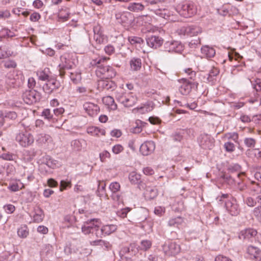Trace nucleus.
Instances as JSON below:
<instances>
[{
  "label": "nucleus",
  "mask_w": 261,
  "mask_h": 261,
  "mask_svg": "<svg viewBox=\"0 0 261 261\" xmlns=\"http://www.w3.org/2000/svg\"><path fill=\"white\" fill-rule=\"evenodd\" d=\"M116 99L126 108L133 107L138 100L136 95L130 92H118L116 94Z\"/></svg>",
  "instance_id": "nucleus-1"
},
{
  "label": "nucleus",
  "mask_w": 261,
  "mask_h": 261,
  "mask_svg": "<svg viewBox=\"0 0 261 261\" xmlns=\"http://www.w3.org/2000/svg\"><path fill=\"white\" fill-rule=\"evenodd\" d=\"M185 71L190 75V79L193 80V81H190L186 79H182L179 80V83L182 84L179 88V90L183 95L188 94L191 91L192 87L194 85V78L196 75V72L192 71L191 68L186 69Z\"/></svg>",
  "instance_id": "nucleus-2"
},
{
  "label": "nucleus",
  "mask_w": 261,
  "mask_h": 261,
  "mask_svg": "<svg viewBox=\"0 0 261 261\" xmlns=\"http://www.w3.org/2000/svg\"><path fill=\"white\" fill-rule=\"evenodd\" d=\"M15 140L20 145L26 147L31 145L34 143V138L31 133L26 130H21L16 133Z\"/></svg>",
  "instance_id": "nucleus-3"
},
{
  "label": "nucleus",
  "mask_w": 261,
  "mask_h": 261,
  "mask_svg": "<svg viewBox=\"0 0 261 261\" xmlns=\"http://www.w3.org/2000/svg\"><path fill=\"white\" fill-rule=\"evenodd\" d=\"M163 250L167 256H174L180 251V246L175 242L168 241L163 245Z\"/></svg>",
  "instance_id": "nucleus-4"
},
{
  "label": "nucleus",
  "mask_w": 261,
  "mask_h": 261,
  "mask_svg": "<svg viewBox=\"0 0 261 261\" xmlns=\"http://www.w3.org/2000/svg\"><path fill=\"white\" fill-rule=\"evenodd\" d=\"M72 65L69 59V55L65 54L62 55L60 57V63L59 65L60 75L63 77L65 74V70H68L71 69Z\"/></svg>",
  "instance_id": "nucleus-5"
},
{
  "label": "nucleus",
  "mask_w": 261,
  "mask_h": 261,
  "mask_svg": "<svg viewBox=\"0 0 261 261\" xmlns=\"http://www.w3.org/2000/svg\"><path fill=\"white\" fill-rule=\"evenodd\" d=\"M109 189L112 192L111 197L113 200L118 202L122 200L121 195L119 193L120 185L118 182H112L109 186Z\"/></svg>",
  "instance_id": "nucleus-6"
},
{
  "label": "nucleus",
  "mask_w": 261,
  "mask_h": 261,
  "mask_svg": "<svg viewBox=\"0 0 261 261\" xmlns=\"http://www.w3.org/2000/svg\"><path fill=\"white\" fill-rule=\"evenodd\" d=\"M117 229L115 225H106L103 226L100 229H97L95 235L98 238H101L103 235H110Z\"/></svg>",
  "instance_id": "nucleus-7"
},
{
  "label": "nucleus",
  "mask_w": 261,
  "mask_h": 261,
  "mask_svg": "<svg viewBox=\"0 0 261 261\" xmlns=\"http://www.w3.org/2000/svg\"><path fill=\"white\" fill-rule=\"evenodd\" d=\"M83 108L85 112L90 116L96 115L99 111V107L95 103L86 102L83 104Z\"/></svg>",
  "instance_id": "nucleus-8"
},
{
  "label": "nucleus",
  "mask_w": 261,
  "mask_h": 261,
  "mask_svg": "<svg viewBox=\"0 0 261 261\" xmlns=\"http://www.w3.org/2000/svg\"><path fill=\"white\" fill-rule=\"evenodd\" d=\"M37 92L35 91L30 90L26 91L23 95L24 101L29 105L33 104L37 101L38 98Z\"/></svg>",
  "instance_id": "nucleus-9"
},
{
  "label": "nucleus",
  "mask_w": 261,
  "mask_h": 261,
  "mask_svg": "<svg viewBox=\"0 0 261 261\" xmlns=\"http://www.w3.org/2000/svg\"><path fill=\"white\" fill-rule=\"evenodd\" d=\"M155 149V144L152 141H147L142 144L140 150L144 155H147L152 153Z\"/></svg>",
  "instance_id": "nucleus-10"
},
{
  "label": "nucleus",
  "mask_w": 261,
  "mask_h": 261,
  "mask_svg": "<svg viewBox=\"0 0 261 261\" xmlns=\"http://www.w3.org/2000/svg\"><path fill=\"white\" fill-rule=\"evenodd\" d=\"M98 88L99 89L112 91L116 88V85L111 80L108 79H101L98 81Z\"/></svg>",
  "instance_id": "nucleus-11"
},
{
  "label": "nucleus",
  "mask_w": 261,
  "mask_h": 261,
  "mask_svg": "<svg viewBox=\"0 0 261 261\" xmlns=\"http://www.w3.org/2000/svg\"><path fill=\"white\" fill-rule=\"evenodd\" d=\"M146 42L150 47L156 48L162 45L163 40L159 36H150L146 38Z\"/></svg>",
  "instance_id": "nucleus-12"
},
{
  "label": "nucleus",
  "mask_w": 261,
  "mask_h": 261,
  "mask_svg": "<svg viewBox=\"0 0 261 261\" xmlns=\"http://www.w3.org/2000/svg\"><path fill=\"white\" fill-rule=\"evenodd\" d=\"M59 86V83L54 80L50 79L47 80L46 84L43 86L44 91L48 93H51L53 91L58 88Z\"/></svg>",
  "instance_id": "nucleus-13"
},
{
  "label": "nucleus",
  "mask_w": 261,
  "mask_h": 261,
  "mask_svg": "<svg viewBox=\"0 0 261 261\" xmlns=\"http://www.w3.org/2000/svg\"><path fill=\"white\" fill-rule=\"evenodd\" d=\"M36 142L39 146H42L51 142V137L48 134L40 133L36 135Z\"/></svg>",
  "instance_id": "nucleus-14"
},
{
  "label": "nucleus",
  "mask_w": 261,
  "mask_h": 261,
  "mask_svg": "<svg viewBox=\"0 0 261 261\" xmlns=\"http://www.w3.org/2000/svg\"><path fill=\"white\" fill-rule=\"evenodd\" d=\"M257 234V231L253 228H247L242 230L239 236L241 239L250 240L255 237Z\"/></svg>",
  "instance_id": "nucleus-15"
},
{
  "label": "nucleus",
  "mask_w": 261,
  "mask_h": 261,
  "mask_svg": "<svg viewBox=\"0 0 261 261\" xmlns=\"http://www.w3.org/2000/svg\"><path fill=\"white\" fill-rule=\"evenodd\" d=\"M247 253L251 258L255 259L256 260H261V250L258 248L250 246L248 247Z\"/></svg>",
  "instance_id": "nucleus-16"
},
{
  "label": "nucleus",
  "mask_w": 261,
  "mask_h": 261,
  "mask_svg": "<svg viewBox=\"0 0 261 261\" xmlns=\"http://www.w3.org/2000/svg\"><path fill=\"white\" fill-rule=\"evenodd\" d=\"M226 209L232 216H236L239 213V209L237 204L230 200L225 202Z\"/></svg>",
  "instance_id": "nucleus-17"
},
{
  "label": "nucleus",
  "mask_w": 261,
  "mask_h": 261,
  "mask_svg": "<svg viewBox=\"0 0 261 261\" xmlns=\"http://www.w3.org/2000/svg\"><path fill=\"white\" fill-rule=\"evenodd\" d=\"M245 177V172H240L237 174V179L234 180V182L237 184L238 189L240 191H243L246 189V185L243 182Z\"/></svg>",
  "instance_id": "nucleus-18"
},
{
  "label": "nucleus",
  "mask_w": 261,
  "mask_h": 261,
  "mask_svg": "<svg viewBox=\"0 0 261 261\" xmlns=\"http://www.w3.org/2000/svg\"><path fill=\"white\" fill-rule=\"evenodd\" d=\"M87 132L91 136L98 137L100 136H105L106 134V131L103 129L96 126L88 127L87 128Z\"/></svg>",
  "instance_id": "nucleus-19"
},
{
  "label": "nucleus",
  "mask_w": 261,
  "mask_h": 261,
  "mask_svg": "<svg viewBox=\"0 0 261 261\" xmlns=\"http://www.w3.org/2000/svg\"><path fill=\"white\" fill-rule=\"evenodd\" d=\"M199 145L204 149H210L212 146L210 138L207 135H202L199 138Z\"/></svg>",
  "instance_id": "nucleus-20"
},
{
  "label": "nucleus",
  "mask_w": 261,
  "mask_h": 261,
  "mask_svg": "<svg viewBox=\"0 0 261 261\" xmlns=\"http://www.w3.org/2000/svg\"><path fill=\"white\" fill-rule=\"evenodd\" d=\"M158 190L154 187H147L144 193L146 199L148 200L153 199L158 196Z\"/></svg>",
  "instance_id": "nucleus-21"
},
{
  "label": "nucleus",
  "mask_w": 261,
  "mask_h": 261,
  "mask_svg": "<svg viewBox=\"0 0 261 261\" xmlns=\"http://www.w3.org/2000/svg\"><path fill=\"white\" fill-rule=\"evenodd\" d=\"M201 51L203 56L207 58L214 57L216 54L215 49L208 45L203 46L201 48Z\"/></svg>",
  "instance_id": "nucleus-22"
},
{
  "label": "nucleus",
  "mask_w": 261,
  "mask_h": 261,
  "mask_svg": "<svg viewBox=\"0 0 261 261\" xmlns=\"http://www.w3.org/2000/svg\"><path fill=\"white\" fill-rule=\"evenodd\" d=\"M153 105L152 102H147L143 106L137 108L134 110L140 114H145L151 111L153 109Z\"/></svg>",
  "instance_id": "nucleus-23"
},
{
  "label": "nucleus",
  "mask_w": 261,
  "mask_h": 261,
  "mask_svg": "<svg viewBox=\"0 0 261 261\" xmlns=\"http://www.w3.org/2000/svg\"><path fill=\"white\" fill-rule=\"evenodd\" d=\"M90 244L92 246H99L105 250H108L111 248V245L109 242L102 240L93 241L91 242Z\"/></svg>",
  "instance_id": "nucleus-24"
},
{
  "label": "nucleus",
  "mask_w": 261,
  "mask_h": 261,
  "mask_svg": "<svg viewBox=\"0 0 261 261\" xmlns=\"http://www.w3.org/2000/svg\"><path fill=\"white\" fill-rule=\"evenodd\" d=\"M103 103L108 106L112 110H115L117 108V105L115 103L114 98L110 96L104 97L102 98Z\"/></svg>",
  "instance_id": "nucleus-25"
},
{
  "label": "nucleus",
  "mask_w": 261,
  "mask_h": 261,
  "mask_svg": "<svg viewBox=\"0 0 261 261\" xmlns=\"http://www.w3.org/2000/svg\"><path fill=\"white\" fill-rule=\"evenodd\" d=\"M128 178L132 184H138L141 182V175L136 171H132L129 174Z\"/></svg>",
  "instance_id": "nucleus-26"
},
{
  "label": "nucleus",
  "mask_w": 261,
  "mask_h": 261,
  "mask_svg": "<svg viewBox=\"0 0 261 261\" xmlns=\"http://www.w3.org/2000/svg\"><path fill=\"white\" fill-rule=\"evenodd\" d=\"M106 184L103 181H98V185L97 190V195L99 197H102L103 195H106V197L108 199V196L106 193Z\"/></svg>",
  "instance_id": "nucleus-27"
},
{
  "label": "nucleus",
  "mask_w": 261,
  "mask_h": 261,
  "mask_svg": "<svg viewBox=\"0 0 261 261\" xmlns=\"http://www.w3.org/2000/svg\"><path fill=\"white\" fill-rule=\"evenodd\" d=\"M128 15L130 14L124 12H118L116 14L115 16L117 20L120 23H126L128 20Z\"/></svg>",
  "instance_id": "nucleus-28"
},
{
  "label": "nucleus",
  "mask_w": 261,
  "mask_h": 261,
  "mask_svg": "<svg viewBox=\"0 0 261 261\" xmlns=\"http://www.w3.org/2000/svg\"><path fill=\"white\" fill-rule=\"evenodd\" d=\"M50 73L49 69L45 68L43 70L38 71L37 72V75L39 80L44 81L49 80Z\"/></svg>",
  "instance_id": "nucleus-29"
},
{
  "label": "nucleus",
  "mask_w": 261,
  "mask_h": 261,
  "mask_svg": "<svg viewBox=\"0 0 261 261\" xmlns=\"http://www.w3.org/2000/svg\"><path fill=\"white\" fill-rule=\"evenodd\" d=\"M144 6L141 3H133L129 4L127 9L130 11L140 12L144 10Z\"/></svg>",
  "instance_id": "nucleus-30"
},
{
  "label": "nucleus",
  "mask_w": 261,
  "mask_h": 261,
  "mask_svg": "<svg viewBox=\"0 0 261 261\" xmlns=\"http://www.w3.org/2000/svg\"><path fill=\"white\" fill-rule=\"evenodd\" d=\"M129 64L133 70L137 71L141 67V60L139 58H134L130 60Z\"/></svg>",
  "instance_id": "nucleus-31"
},
{
  "label": "nucleus",
  "mask_w": 261,
  "mask_h": 261,
  "mask_svg": "<svg viewBox=\"0 0 261 261\" xmlns=\"http://www.w3.org/2000/svg\"><path fill=\"white\" fill-rule=\"evenodd\" d=\"M109 66H103L102 65H98L95 72L97 76L100 77L101 79H104L106 73L107 72V68H108Z\"/></svg>",
  "instance_id": "nucleus-32"
},
{
  "label": "nucleus",
  "mask_w": 261,
  "mask_h": 261,
  "mask_svg": "<svg viewBox=\"0 0 261 261\" xmlns=\"http://www.w3.org/2000/svg\"><path fill=\"white\" fill-rule=\"evenodd\" d=\"M87 225H89L91 227L92 230H94L95 232H97V230L99 229L100 222L99 219H92L89 220L85 222Z\"/></svg>",
  "instance_id": "nucleus-33"
},
{
  "label": "nucleus",
  "mask_w": 261,
  "mask_h": 261,
  "mask_svg": "<svg viewBox=\"0 0 261 261\" xmlns=\"http://www.w3.org/2000/svg\"><path fill=\"white\" fill-rule=\"evenodd\" d=\"M222 140L223 141H229L230 140H232L236 143H238V140L239 139V135L237 133H229L225 134L222 137Z\"/></svg>",
  "instance_id": "nucleus-34"
},
{
  "label": "nucleus",
  "mask_w": 261,
  "mask_h": 261,
  "mask_svg": "<svg viewBox=\"0 0 261 261\" xmlns=\"http://www.w3.org/2000/svg\"><path fill=\"white\" fill-rule=\"evenodd\" d=\"M18 236L22 238H27L29 234V229L26 225L21 226L17 230Z\"/></svg>",
  "instance_id": "nucleus-35"
},
{
  "label": "nucleus",
  "mask_w": 261,
  "mask_h": 261,
  "mask_svg": "<svg viewBox=\"0 0 261 261\" xmlns=\"http://www.w3.org/2000/svg\"><path fill=\"white\" fill-rule=\"evenodd\" d=\"M41 116L43 117L44 119L53 122H55L56 120L53 117V114L48 109H44L42 112Z\"/></svg>",
  "instance_id": "nucleus-36"
},
{
  "label": "nucleus",
  "mask_w": 261,
  "mask_h": 261,
  "mask_svg": "<svg viewBox=\"0 0 261 261\" xmlns=\"http://www.w3.org/2000/svg\"><path fill=\"white\" fill-rule=\"evenodd\" d=\"M251 82L253 86V88L258 92V95L261 96V79L256 78L255 80L251 81Z\"/></svg>",
  "instance_id": "nucleus-37"
},
{
  "label": "nucleus",
  "mask_w": 261,
  "mask_h": 261,
  "mask_svg": "<svg viewBox=\"0 0 261 261\" xmlns=\"http://www.w3.org/2000/svg\"><path fill=\"white\" fill-rule=\"evenodd\" d=\"M152 243L150 241L147 240H142L140 245L139 246L140 249L143 251H146L148 250L151 246Z\"/></svg>",
  "instance_id": "nucleus-38"
},
{
  "label": "nucleus",
  "mask_w": 261,
  "mask_h": 261,
  "mask_svg": "<svg viewBox=\"0 0 261 261\" xmlns=\"http://www.w3.org/2000/svg\"><path fill=\"white\" fill-rule=\"evenodd\" d=\"M183 222V219L181 217H177L170 219L168 222V225L170 226H177Z\"/></svg>",
  "instance_id": "nucleus-39"
},
{
  "label": "nucleus",
  "mask_w": 261,
  "mask_h": 261,
  "mask_svg": "<svg viewBox=\"0 0 261 261\" xmlns=\"http://www.w3.org/2000/svg\"><path fill=\"white\" fill-rule=\"evenodd\" d=\"M44 218L43 212L41 210H39L35 213L33 217V220L35 222L39 223L42 221Z\"/></svg>",
  "instance_id": "nucleus-40"
},
{
  "label": "nucleus",
  "mask_w": 261,
  "mask_h": 261,
  "mask_svg": "<svg viewBox=\"0 0 261 261\" xmlns=\"http://www.w3.org/2000/svg\"><path fill=\"white\" fill-rule=\"evenodd\" d=\"M247 153L249 157L254 155L257 159H261V151H259L258 149H248L247 151Z\"/></svg>",
  "instance_id": "nucleus-41"
},
{
  "label": "nucleus",
  "mask_w": 261,
  "mask_h": 261,
  "mask_svg": "<svg viewBox=\"0 0 261 261\" xmlns=\"http://www.w3.org/2000/svg\"><path fill=\"white\" fill-rule=\"evenodd\" d=\"M13 52L7 48L0 47V59L6 58L11 56L12 55Z\"/></svg>",
  "instance_id": "nucleus-42"
},
{
  "label": "nucleus",
  "mask_w": 261,
  "mask_h": 261,
  "mask_svg": "<svg viewBox=\"0 0 261 261\" xmlns=\"http://www.w3.org/2000/svg\"><path fill=\"white\" fill-rule=\"evenodd\" d=\"M59 17L64 20H66L69 16V9L67 8L62 9L59 12Z\"/></svg>",
  "instance_id": "nucleus-43"
},
{
  "label": "nucleus",
  "mask_w": 261,
  "mask_h": 261,
  "mask_svg": "<svg viewBox=\"0 0 261 261\" xmlns=\"http://www.w3.org/2000/svg\"><path fill=\"white\" fill-rule=\"evenodd\" d=\"M251 183L252 186L251 188V190L253 194H261V184L255 183V181H252Z\"/></svg>",
  "instance_id": "nucleus-44"
},
{
  "label": "nucleus",
  "mask_w": 261,
  "mask_h": 261,
  "mask_svg": "<svg viewBox=\"0 0 261 261\" xmlns=\"http://www.w3.org/2000/svg\"><path fill=\"white\" fill-rule=\"evenodd\" d=\"M107 72L106 73V74L104 79L110 80L116 75V71L113 67L109 66V67L108 68H107Z\"/></svg>",
  "instance_id": "nucleus-45"
},
{
  "label": "nucleus",
  "mask_w": 261,
  "mask_h": 261,
  "mask_svg": "<svg viewBox=\"0 0 261 261\" xmlns=\"http://www.w3.org/2000/svg\"><path fill=\"white\" fill-rule=\"evenodd\" d=\"M167 10L165 9H158L154 10V12L156 15L164 18H165L166 17L168 16V15L167 14Z\"/></svg>",
  "instance_id": "nucleus-46"
},
{
  "label": "nucleus",
  "mask_w": 261,
  "mask_h": 261,
  "mask_svg": "<svg viewBox=\"0 0 261 261\" xmlns=\"http://www.w3.org/2000/svg\"><path fill=\"white\" fill-rule=\"evenodd\" d=\"M224 147L225 150L229 152H233L235 149V146L233 143L230 141L226 142L224 144Z\"/></svg>",
  "instance_id": "nucleus-47"
},
{
  "label": "nucleus",
  "mask_w": 261,
  "mask_h": 261,
  "mask_svg": "<svg viewBox=\"0 0 261 261\" xmlns=\"http://www.w3.org/2000/svg\"><path fill=\"white\" fill-rule=\"evenodd\" d=\"M244 143L248 147H254L256 144V141L251 138H246L244 139Z\"/></svg>",
  "instance_id": "nucleus-48"
},
{
  "label": "nucleus",
  "mask_w": 261,
  "mask_h": 261,
  "mask_svg": "<svg viewBox=\"0 0 261 261\" xmlns=\"http://www.w3.org/2000/svg\"><path fill=\"white\" fill-rule=\"evenodd\" d=\"M0 158L5 160L13 161L15 160L16 156L10 153H4L1 155Z\"/></svg>",
  "instance_id": "nucleus-49"
},
{
  "label": "nucleus",
  "mask_w": 261,
  "mask_h": 261,
  "mask_svg": "<svg viewBox=\"0 0 261 261\" xmlns=\"http://www.w3.org/2000/svg\"><path fill=\"white\" fill-rule=\"evenodd\" d=\"M4 66L6 68H14L17 64L14 60H9L4 62Z\"/></svg>",
  "instance_id": "nucleus-50"
},
{
  "label": "nucleus",
  "mask_w": 261,
  "mask_h": 261,
  "mask_svg": "<svg viewBox=\"0 0 261 261\" xmlns=\"http://www.w3.org/2000/svg\"><path fill=\"white\" fill-rule=\"evenodd\" d=\"M82 231L85 234H88L90 233H93L95 232L94 230H92L91 227L89 225H87L85 222L84 223V224L82 227Z\"/></svg>",
  "instance_id": "nucleus-51"
},
{
  "label": "nucleus",
  "mask_w": 261,
  "mask_h": 261,
  "mask_svg": "<svg viewBox=\"0 0 261 261\" xmlns=\"http://www.w3.org/2000/svg\"><path fill=\"white\" fill-rule=\"evenodd\" d=\"M171 48L172 51L175 52H178L182 49V45L179 44L177 42H174L171 43Z\"/></svg>",
  "instance_id": "nucleus-52"
},
{
  "label": "nucleus",
  "mask_w": 261,
  "mask_h": 261,
  "mask_svg": "<svg viewBox=\"0 0 261 261\" xmlns=\"http://www.w3.org/2000/svg\"><path fill=\"white\" fill-rule=\"evenodd\" d=\"M254 216L261 222V205L256 207L253 211Z\"/></svg>",
  "instance_id": "nucleus-53"
},
{
  "label": "nucleus",
  "mask_w": 261,
  "mask_h": 261,
  "mask_svg": "<svg viewBox=\"0 0 261 261\" xmlns=\"http://www.w3.org/2000/svg\"><path fill=\"white\" fill-rule=\"evenodd\" d=\"M99 158L100 161L104 162L107 159H110L111 158V154L108 151L105 150L99 154Z\"/></svg>",
  "instance_id": "nucleus-54"
},
{
  "label": "nucleus",
  "mask_w": 261,
  "mask_h": 261,
  "mask_svg": "<svg viewBox=\"0 0 261 261\" xmlns=\"http://www.w3.org/2000/svg\"><path fill=\"white\" fill-rule=\"evenodd\" d=\"M11 14L9 10H0V19L5 20L10 17Z\"/></svg>",
  "instance_id": "nucleus-55"
},
{
  "label": "nucleus",
  "mask_w": 261,
  "mask_h": 261,
  "mask_svg": "<svg viewBox=\"0 0 261 261\" xmlns=\"http://www.w3.org/2000/svg\"><path fill=\"white\" fill-rule=\"evenodd\" d=\"M124 149L123 147L120 144L114 145L112 148V152L116 154L121 152Z\"/></svg>",
  "instance_id": "nucleus-56"
},
{
  "label": "nucleus",
  "mask_w": 261,
  "mask_h": 261,
  "mask_svg": "<svg viewBox=\"0 0 261 261\" xmlns=\"http://www.w3.org/2000/svg\"><path fill=\"white\" fill-rule=\"evenodd\" d=\"M128 39L130 43L132 44L136 43L141 44L143 42V40L141 38L138 37H131Z\"/></svg>",
  "instance_id": "nucleus-57"
},
{
  "label": "nucleus",
  "mask_w": 261,
  "mask_h": 261,
  "mask_svg": "<svg viewBox=\"0 0 261 261\" xmlns=\"http://www.w3.org/2000/svg\"><path fill=\"white\" fill-rule=\"evenodd\" d=\"M71 183L70 181H66L64 180H61L60 182V190L63 191L65 190L67 187H71Z\"/></svg>",
  "instance_id": "nucleus-58"
},
{
  "label": "nucleus",
  "mask_w": 261,
  "mask_h": 261,
  "mask_svg": "<svg viewBox=\"0 0 261 261\" xmlns=\"http://www.w3.org/2000/svg\"><path fill=\"white\" fill-rule=\"evenodd\" d=\"M154 214L159 216H162L165 212V208L161 206L155 207L154 211Z\"/></svg>",
  "instance_id": "nucleus-59"
},
{
  "label": "nucleus",
  "mask_w": 261,
  "mask_h": 261,
  "mask_svg": "<svg viewBox=\"0 0 261 261\" xmlns=\"http://www.w3.org/2000/svg\"><path fill=\"white\" fill-rule=\"evenodd\" d=\"M129 211V210L128 208H122L117 212V215L118 216L123 218L126 217Z\"/></svg>",
  "instance_id": "nucleus-60"
},
{
  "label": "nucleus",
  "mask_w": 261,
  "mask_h": 261,
  "mask_svg": "<svg viewBox=\"0 0 261 261\" xmlns=\"http://www.w3.org/2000/svg\"><path fill=\"white\" fill-rule=\"evenodd\" d=\"M20 185H21V187H20V185H19L18 184H17V183L13 184L11 185L10 186H9V189L13 192L17 191L23 187L22 184L20 183Z\"/></svg>",
  "instance_id": "nucleus-61"
},
{
  "label": "nucleus",
  "mask_w": 261,
  "mask_h": 261,
  "mask_svg": "<svg viewBox=\"0 0 261 261\" xmlns=\"http://www.w3.org/2000/svg\"><path fill=\"white\" fill-rule=\"evenodd\" d=\"M185 33L190 36H194L196 34L194 27H189L185 29Z\"/></svg>",
  "instance_id": "nucleus-62"
},
{
  "label": "nucleus",
  "mask_w": 261,
  "mask_h": 261,
  "mask_svg": "<svg viewBox=\"0 0 261 261\" xmlns=\"http://www.w3.org/2000/svg\"><path fill=\"white\" fill-rule=\"evenodd\" d=\"M245 202L249 206L253 207L256 204V199H254L251 197H248L245 200Z\"/></svg>",
  "instance_id": "nucleus-63"
},
{
  "label": "nucleus",
  "mask_w": 261,
  "mask_h": 261,
  "mask_svg": "<svg viewBox=\"0 0 261 261\" xmlns=\"http://www.w3.org/2000/svg\"><path fill=\"white\" fill-rule=\"evenodd\" d=\"M106 53L109 55H111L114 53L115 48L113 46L111 45H108L105 48Z\"/></svg>",
  "instance_id": "nucleus-64"
}]
</instances>
